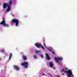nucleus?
<instances>
[{"label":"nucleus","instance_id":"obj_1","mask_svg":"<svg viewBox=\"0 0 77 77\" xmlns=\"http://www.w3.org/2000/svg\"><path fill=\"white\" fill-rule=\"evenodd\" d=\"M11 23H15V26L17 27L19 26V20L17 19H13L11 21Z\"/></svg>","mask_w":77,"mask_h":77},{"label":"nucleus","instance_id":"obj_2","mask_svg":"<svg viewBox=\"0 0 77 77\" xmlns=\"http://www.w3.org/2000/svg\"><path fill=\"white\" fill-rule=\"evenodd\" d=\"M54 59L56 61L57 63H58L59 64H60V63L59 62V61H58V60H62V59H63V58H62V57H54Z\"/></svg>","mask_w":77,"mask_h":77},{"label":"nucleus","instance_id":"obj_3","mask_svg":"<svg viewBox=\"0 0 77 77\" xmlns=\"http://www.w3.org/2000/svg\"><path fill=\"white\" fill-rule=\"evenodd\" d=\"M28 65L29 63L27 62H24V63H21V65H22V66H24V67L26 69L28 68Z\"/></svg>","mask_w":77,"mask_h":77},{"label":"nucleus","instance_id":"obj_4","mask_svg":"<svg viewBox=\"0 0 77 77\" xmlns=\"http://www.w3.org/2000/svg\"><path fill=\"white\" fill-rule=\"evenodd\" d=\"M35 45L37 47V48H40V47H41L42 48L43 50H44V47L42 45H41V44L39 43H36L35 44Z\"/></svg>","mask_w":77,"mask_h":77},{"label":"nucleus","instance_id":"obj_5","mask_svg":"<svg viewBox=\"0 0 77 77\" xmlns=\"http://www.w3.org/2000/svg\"><path fill=\"white\" fill-rule=\"evenodd\" d=\"M14 69H15V70H16L17 71H19V70H20V68H19L17 66H14Z\"/></svg>","mask_w":77,"mask_h":77},{"label":"nucleus","instance_id":"obj_6","mask_svg":"<svg viewBox=\"0 0 77 77\" xmlns=\"http://www.w3.org/2000/svg\"><path fill=\"white\" fill-rule=\"evenodd\" d=\"M8 6V4L6 3H4L3 5V8L4 9H5L6 7L7 6Z\"/></svg>","mask_w":77,"mask_h":77},{"label":"nucleus","instance_id":"obj_7","mask_svg":"<svg viewBox=\"0 0 77 77\" xmlns=\"http://www.w3.org/2000/svg\"><path fill=\"white\" fill-rule=\"evenodd\" d=\"M22 58L24 60H27V57L24 55H22Z\"/></svg>","mask_w":77,"mask_h":77},{"label":"nucleus","instance_id":"obj_8","mask_svg":"<svg viewBox=\"0 0 77 77\" xmlns=\"http://www.w3.org/2000/svg\"><path fill=\"white\" fill-rule=\"evenodd\" d=\"M46 59L47 60H50V58L49 57V55H48V54H46Z\"/></svg>","mask_w":77,"mask_h":77},{"label":"nucleus","instance_id":"obj_9","mask_svg":"<svg viewBox=\"0 0 77 77\" xmlns=\"http://www.w3.org/2000/svg\"><path fill=\"white\" fill-rule=\"evenodd\" d=\"M49 63L50 67H53V63L52 62H49Z\"/></svg>","mask_w":77,"mask_h":77},{"label":"nucleus","instance_id":"obj_10","mask_svg":"<svg viewBox=\"0 0 77 77\" xmlns=\"http://www.w3.org/2000/svg\"><path fill=\"white\" fill-rule=\"evenodd\" d=\"M11 10V6H8V8L7 9V11H10Z\"/></svg>","mask_w":77,"mask_h":77},{"label":"nucleus","instance_id":"obj_11","mask_svg":"<svg viewBox=\"0 0 77 77\" xmlns=\"http://www.w3.org/2000/svg\"><path fill=\"white\" fill-rule=\"evenodd\" d=\"M5 24V20H3L0 23V24H1V25H2V24L3 26Z\"/></svg>","mask_w":77,"mask_h":77},{"label":"nucleus","instance_id":"obj_12","mask_svg":"<svg viewBox=\"0 0 77 77\" xmlns=\"http://www.w3.org/2000/svg\"><path fill=\"white\" fill-rule=\"evenodd\" d=\"M3 26L5 27H9V25H8V24H6V23H5L4 24V25Z\"/></svg>","mask_w":77,"mask_h":77},{"label":"nucleus","instance_id":"obj_13","mask_svg":"<svg viewBox=\"0 0 77 77\" xmlns=\"http://www.w3.org/2000/svg\"><path fill=\"white\" fill-rule=\"evenodd\" d=\"M12 54L11 53L10 54V57H9V58L8 59L9 60H10V59H11V57H12Z\"/></svg>","mask_w":77,"mask_h":77},{"label":"nucleus","instance_id":"obj_14","mask_svg":"<svg viewBox=\"0 0 77 77\" xmlns=\"http://www.w3.org/2000/svg\"><path fill=\"white\" fill-rule=\"evenodd\" d=\"M41 51H35V53L36 54H38L39 53H40Z\"/></svg>","mask_w":77,"mask_h":77},{"label":"nucleus","instance_id":"obj_15","mask_svg":"<svg viewBox=\"0 0 77 77\" xmlns=\"http://www.w3.org/2000/svg\"><path fill=\"white\" fill-rule=\"evenodd\" d=\"M33 57H34V58H35V59H36L37 58V57H36V55L35 54L33 56Z\"/></svg>","mask_w":77,"mask_h":77},{"label":"nucleus","instance_id":"obj_16","mask_svg":"<svg viewBox=\"0 0 77 77\" xmlns=\"http://www.w3.org/2000/svg\"><path fill=\"white\" fill-rule=\"evenodd\" d=\"M12 1H10L9 2V5H11L12 4Z\"/></svg>","mask_w":77,"mask_h":77},{"label":"nucleus","instance_id":"obj_17","mask_svg":"<svg viewBox=\"0 0 77 77\" xmlns=\"http://www.w3.org/2000/svg\"><path fill=\"white\" fill-rule=\"evenodd\" d=\"M52 67L53 69H56V68H55V67L54 66V65Z\"/></svg>","mask_w":77,"mask_h":77},{"label":"nucleus","instance_id":"obj_18","mask_svg":"<svg viewBox=\"0 0 77 77\" xmlns=\"http://www.w3.org/2000/svg\"><path fill=\"white\" fill-rule=\"evenodd\" d=\"M41 57L42 58V59H44V56L42 55H41Z\"/></svg>","mask_w":77,"mask_h":77},{"label":"nucleus","instance_id":"obj_19","mask_svg":"<svg viewBox=\"0 0 77 77\" xmlns=\"http://www.w3.org/2000/svg\"><path fill=\"white\" fill-rule=\"evenodd\" d=\"M1 51H2V52H5V50H4V49H2L1 50Z\"/></svg>","mask_w":77,"mask_h":77},{"label":"nucleus","instance_id":"obj_20","mask_svg":"<svg viewBox=\"0 0 77 77\" xmlns=\"http://www.w3.org/2000/svg\"><path fill=\"white\" fill-rule=\"evenodd\" d=\"M42 75H45V76H47V75H45V73H43L42 74Z\"/></svg>","mask_w":77,"mask_h":77},{"label":"nucleus","instance_id":"obj_21","mask_svg":"<svg viewBox=\"0 0 77 77\" xmlns=\"http://www.w3.org/2000/svg\"><path fill=\"white\" fill-rule=\"evenodd\" d=\"M52 54H55V53H54V51H52Z\"/></svg>","mask_w":77,"mask_h":77},{"label":"nucleus","instance_id":"obj_22","mask_svg":"<svg viewBox=\"0 0 77 77\" xmlns=\"http://www.w3.org/2000/svg\"><path fill=\"white\" fill-rule=\"evenodd\" d=\"M48 50H49V51H51V50L50 49L48 48Z\"/></svg>","mask_w":77,"mask_h":77},{"label":"nucleus","instance_id":"obj_23","mask_svg":"<svg viewBox=\"0 0 77 77\" xmlns=\"http://www.w3.org/2000/svg\"><path fill=\"white\" fill-rule=\"evenodd\" d=\"M48 74L49 75H51V77H52V75H51V74H50V73H48Z\"/></svg>","mask_w":77,"mask_h":77},{"label":"nucleus","instance_id":"obj_24","mask_svg":"<svg viewBox=\"0 0 77 77\" xmlns=\"http://www.w3.org/2000/svg\"><path fill=\"white\" fill-rule=\"evenodd\" d=\"M2 20H3V21H5V18H3L2 19Z\"/></svg>","mask_w":77,"mask_h":77},{"label":"nucleus","instance_id":"obj_25","mask_svg":"<svg viewBox=\"0 0 77 77\" xmlns=\"http://www.w3.org/2000/svg\"><path fill=\"white\" fill-rule=\"evenodd\" d=\"M65 69L66 70H67V68L66 67H65Z\"/></svg>","mask_w":77,"mask_h":77},{"label":"nucleus","instance_id":"obj_26","mask_svg":"<svg viewBox=\"0 0 77 77\" xmlns=\"http://www.w3.org/2000/svg\"><path fill=\"white\" fill-rule=\"evenodd\" d=\"M44 45L45 46V43L44 44Z\"/></svg>","mask_w":77,"mask_h":77},{"label":"nucleus","instance_id":"obj_27","mask_svg":"<svg viewBox=\"0 0 77 77\" xmlns=\"http://www.w3.org/2000/svg\"><path fill=\"white\" fill-rule=\"evenodd\" d=\"M64 75V74L63 73V74H62V75Z\"/></svg>","mask_w":77,"mask_h":77},{"label":"nucleus","instance_id":"obj_28","mask_svg":"<svg viewBox=\"0 0 77 77\" xmlns=\"http://www.w3.org/2000/svg\"><path fill=\"white\" fill-rule=\"evenodd\" d=\"M13 17H14V15H13Z\"/></svg>","mask_w":77,"mask_h":77},{"label":"nucleus","instance_id":"obj_29","mask_svg":"<svg viewBox=\"0 0 77 77\" xmlns=\"http://www.w3.org/2000/svg\"><path fill=\"white\" fill-rule=\"evenodd\" d=\"M0 60H1V58H0Z\"/></svg>","mask_w":77,"mask_h":77},{"label":"nucleus","instance_id":"obj_30","mask_svg":"<svg viewBox=\"0 0 77 77\" xmlns=\"http://www.w3.org/2000/svg\"><path fill=\"white\" fill-rule=\"evenodd\" d=\"M4 58H5V56H4Z\"/></svg>","mask_w":77,"mask_h":77},{"label":"nucleus","instance_id":"obj_31","mask_svg":"<svg viewBox=\"0 0 77 77\" xmlns=\"http://www.w3.org/2000/svg\"><path fill=\"white\" fill-rule=\"evenodd\" d=\"M2 77H3V76H2Z\"/></svg>","mask_w":77,"mask_h":77},{"label":"nucleus","instance_id":"obj_32","mask_svg":"<svg viewBox=\"0 0 77 77\" xmlns=\"http://www.w3.org/2000/svg\"><path fill=\"white\" fill-rule=\"evenodd\" d=\"M6 56H7V55H6Z\"/></svg>","mask_w":77,"mask_h":77}]
</instances>
